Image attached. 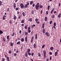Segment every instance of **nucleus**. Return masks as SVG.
<instances>
[{"instance_id":"nucleus-1","label":"nucleus","mask_w":61,"mask_h":61,"mask_svg":"<svg viewBox=\"0 0 61 61\" xmlns=\"http://www.w3.org/2000/svg\"><path fill=\"white\" fill-rule=\"evenodd\" d=\"M20 5V7L22 9H23V8H25V6H24V5L23 3H21Z\"/></svg>"},{"instance_id":"nucleus-2","label":"nucleus","mask_w":61,"mask_h":61,"mask_svg":"<svg viewBox=\"0 0 61 61\" xmlns=\"http://www.w3.org/2000/svg\"><path fill=\"white\" fill-rule=\"evenodd\" d=\"M26 3L27 4H26L24 6L25 8H27V7L28 5H29V3L27 2V3Z\"/></svg>"},{"instance_id":"nucleus-3","label":"nucleus","mask_w":61,"mask_h":61,"mask_svg":"<svg viewBox=\"0 0 61 61\" xmlns=\"http://www.w3.org/2000/svg\"><path fill=\"white\" fill-rule=\"evenodd\" d=\"M35 7L36 8V10H38V9H39V8H38V7H39L37 6V5H36Z\"/></svg>"},{"instance_id":"nucleus-4","label":"nucleus","mask_w":61,"mask_h":61,"mask_svg":"<svg viewBox=\"0 0 61 61\" xmlns=\"http://www.w3.org/2000/svg\"><path fill=\"white\" fill-rule=\"evenodd\" d=\"M16 5V4L15 3H13V7H14V9H15V8L16 7V6H15Z\"/></svg>"},{"instance_id":"nucleus-5","label":"nucleus","mask_w":61,"mask_h":61,"mask_svg":"<svg viewBox=\"0 0 61 61\" xmlns=\"http://www.w3.org/2000/svg\"><path fill=\"white\" fill-rule=\"evenodd\" d=\"M28 21L30 22H32V18H30L28 20Z\"/></svg>"},{"instance_id":"nucleus-6","label":"nucleus","mask_w":61,"mask_h":61,"mask_svg":"<svg viewBox=\"0 0 61 61\" xmlns=\"http://www.w3.org/2000/svg\"><path fill=\"white\" fill-rule=\"evenodd\" d=\"M30 51V49H28V50H27V51L26 52V53H27V52H29Z\"/></svg>"},{"instance_id":"nucleus-7","label":"nucleus","mask_w":61,"mask_h":61,"mask_svg":"<svg viewBox=\"0 0 61 61\" xmlns=\"http://www.w3.org/2000/svg\"><path fill=\"white\" fill-rule=\"evenodd\" d=\"M43 34H45V29H43Z\"/></svg>"},{"instance_id":"nucleus-8","label":"nucleus","mask_w":61,"mask_h":61,"mask_svg":"<svg viewBox=\"0 0 61 61\" xmlns=\"http://www.w3.org/2000/svg\"><path fill=\"white\" fill-rule=\"evenodd\" d=\"M3 31H2L1 30H0V34H3Z\"/></svg>"},{"instance_id":"nucleus-9","label":"nucleus","mask_w":61,"mask_h":61,"mask_svg":"<svg viewBox=\"0 0 61 61\" xmlns=\"http://www.w3.org/2000/svg\"><path fill=\"white\" fill-rule=\"evenodd\" d=\"M61 13H60L59 15H58V17H59V18H60V17H61Z\"/></svg>"},{"instance_id":"nucleus-10","label":"nucleus","mask_w":61,"mask_h":61,"mask_svg":"<svg viewBox=\"0 0 61 61\" xmlns=\"http://www.w3.org/2000/svg\"><path fill=\"white\" fill-rule=\"evenodd\" d=\"M50 49L51 50H53L54 49V48L53 47H51L50 48Z\"/></svg>"},{"instance_id":"nucleus-11","label":"nucleus","mask_w":61,"mask_h":61,"mask_svg":"<svg viewBox=\"0 0 61 61\" xmlns=\"http://www.w3.org/2000/svg\"><path fill=\"white\" fill-rule=\"evenodd\" d=\"M13 45L14 44L13 43H12V42L11 43L10 45V46H13Z\"/></svg>"},{"instance_id":"nucleus-12","label":"nucleus","mask_w":61,"mask_h":61,"mask_svg":"<svg viewBox=\"0 0 61 61\" xmlns=\"http://www.w3.org/2000/svg\"><path fill=\"white\" fill-rule=\"evenodd\" d=\"M47 17H45V21L46 22L47 21Z\"/></svg>"},{"instance_id":"nucleus-13","label":"nucleus","mask_w":61,"mask_h":61,"mask_svg":"<svg viewBox=\"0 0 61 61\" xmlns=\"http://www.w3.org/2000/svg\"><path fill=\"white\" fill-rule=\"evenodd\" d=\"M25 22V20H22L21 21V23H24Z\"/></svg>"},{"instance_id":"nucleus-14","label":"nucleus","mask_w":61,"mask_h":61,"mask_svg":"<svg viewBox=\"0 0 61 61\" xmlns=\"http://www.w3.org/2000/svg\"><path fill=\"white\" fill-rule=\"evenodd\" d=\"M57 52H55V56H57Z\"/></svg>"},{"instance_id":"nucleus-15","label":"nucleus","mask_w":61,"mask_h":61,"mask_svg":"<svg viewBox=\"0 0 61 61\" xmlns=\"http://www.w3.org/2000/svg\"><path fill=\"white\" fill-rule=\"evenodd\" d=\"M45 26V25H44V23H43L42 24V28H44V27Z\"/></svg>"},{"instance_id":"nucleus-16","label":"nucleus","mask_w":61,"mask_h":61,"mask_svg":"<svg viewBox=\"0 0 61 61\" xmlns=\"http://www.w3.org/2000/svg\"><path fill=\"white\" fill-rule=\"evenodd\" d=\"M46 35L47 36H49V34H48V32H46Z\"/></svg>"},{"instance_id":"nucleus-17","label":"nucleus","mask_w":61,"mask_h":61,"mask_svg":"<svg viewBox=\"0 0 61 61\" xmlns=\"http://www.w3.org/2000/svg\"><path fill=\"white\" fill-rule=\"evenodd\" d=\"M37 35L36 34L35 35V39H37Z\"/></svg>"},{"instance_id":"nucleus-18","label":"nucleus","mask_w":61,"mask_h":61,"mask_svg":"<svg viewBox=\"0 0 61 61\" xmlns=\"http://www.w3.org/2000/svg\"><path fill=\"white\" fill-rule=\"evenodd\" d=\"M33 3V1H31L30 2V5H32V4Z\"/></svg>"},{"instance_id":"nucleus-19","label":"nucleus","mask_w":61,"mask_h":61,"mask_svg":"<svg viewBox=\"0 0 61 61\" xmlns=\"http://www.w3.org/2000/svg\"><path fill=\"white\" fill-rule=\"evenodd\" d=\"M21 41H22V42H23V41H24V39L23 38H21Z\"/></svg>"},{"instance_id":"nucleus-20","label":"nucleus","mask_w":61,"mask_h":61,"mask_svg":"<svg viewBox=\"0 0 61 61\" xmlns=\"http://www.w3.org/2000/svg\"><path fill=\"white\" fill-rule=\"evenodd\" d=\"M9 57H7V59L8 61H9Z\"/></svg>"},{"instance_id":"nucleus-21","label":"nucleus","mask_w":61,"mask_h":61,"mask_svg":"<svg viewBox=\"0 0 61 61\" xmlns=\"http://www.w3.org/2000/svg\"><path fill=\"white\" fill-rule=\"evenodd\" d=\"M25 41H26V42H27V36H26L25 37Z\"/></svg>"},{"instance_id":"nucleus-22","label":"nucleus","mask_w":61,"mask_h":61,"mask_svg":"<svg viewBox=\"0 0 61 61\" xmlns=\"http://www.w3.org/2000/svg\"><path fill=\"white\" fill-rule=\"evenodd\" d=\"M43 52L44 54H45V55H46V51H45L44 50Z\"/></svg>"},{"instance_id":"nucleus-23","label":"nucleus","mask_w":61,"mask_h":61,"mask_svg":"<svg viewBox=\"0 0 61 61\" xmlns=\"http://www.w3.org/2000/svg\"><path fill=\"white\" fill-rule=\"evenodd\" d=\"M20 44V41H19L17 43V44L18 45H19Z\"/></svg>"},{"instance_id":"nucleus-24","label":"nucleus","mask_w":61,"mask_h":61,"mask_svg":"<svg viewBox=\"0 0 61 61\" xmlns=\"http://www.w3.org/2000/svg\"><path fill=\"white\" fill-rule=\"evenodd\" d=\"M25 35L26 36H27L28 35V32H26L25 33Z\"/></svg>"},{"instance_id":"nucleus-25","label":"nucleus","mask_w":61,"mask_h":61,"mask_svg":"<svg viewBox=\"0 0 61 61\" xmlns=\"http://www.w3.org/2000/svg\"><path fill=\"white\" fill-rule=\"evenodd\" d=\"M22 14L23 16H25V13L24 12H23L22 13Z\"/></svg>"},{"instance_id":"nucleus-26","label":"nucleus","mask_w":61,"mask_h":61,"mask_svg":"<svg viewBox=\"0 0 61 61\" xmlns=\"http://www.w3.org/2000/svg\"><path fill=\"white\" fill-rule=\"evenodd\" d=\"M14 19L15 20V19H16V16H15L14 17Z\"/></svg>"},{"instance_id":"nucleus-27","label":"nucleus","mask_w":61,"mask_h":61,"mask_svg":"<svg viewBox=\"0 0 61 61\" xmlns=\"http://www.w3.org/2000/svg\"><path fill=\"white\" fill-rule=\"evenodd\" d=\"M49 8H50V5H48V9L49 10Z\"/></svg>"},{"instance_id":"nucleus-28","label":"nucleus","mask_w":61,"mask_h":61,"mask_svg":"<svg viewBox=\"0 0 61 61\" xmlns=\"http://www.w3.org/2000/svg\"><path fill=\"white\" fill-rule=\"evenodd\" d=\"M30 26H29V27L28 28V30H29L30 29Z\"/></svg>"},{"instance_id":"nucleus-29","label":"nucleus","mask_w":61,"mask_h":61,"mask_svg":"<svg viewBox=\"0 0 61 61\" xmlns=\"http://www.w3.org/2000/svg\"><path fill=\"white\" fill-rule=\"evenodd\" d=\"M31 55L32 56H33L34 55V53L32 52L31 53Z\"/></svg>"},{"instance_id":"nucleus-30","label":"nucleus","mask_w":61,"mask_h":61,"mask_svg":"<svg viewBox=\"0 0 61 61\" xmlns=\"http://www.w3.org/2000/svg\"><path fill=\"white\" fill-rule=\"evenodd\" d=\"M54 17H55V15H52V18H54Z\"/></svg>"},{"instance_id":"nucleus-31","label":"nucleus","mask_w":61,"mask_h":61,"mask_svg":"<svg viewBox=\"0 0 61 61\" xmlns=\"http://www.w3.org/2000/svg\"><path fill=\"white\" fill-rule=\"evenodd\" d=\"M45 46V45H43V46H42V48H44V47Z\"/></svg>"},{"instance_id":"nucleus-32","label":"nucleus","mask_w":61,"mask_h":61,"mask_svg":"<svg viewBox=\"0 0 61 61\" xmlns=\"http://www.w3.org/2000/svg\"><path fill=\"white\" fill-rule=\"evenodd\" d=\"M35 21H36V22L37 21H38V19H37L36 18L35 20Z\"/></svg>"},{"instance_id":"nucleus-33","label":"nucleus","mask_w":61,"mask_h":61,"mask_svg":"<svg viewBox=\"0 0 61 61\" xmlns=\"http://www.w3.org/2000/svg\"><path fill=\"white\" fill-rule=\"evenodd\" d=\"M54 25L55 26H56V22H55L54 23Z\"/></svg>"},{"instance_id":"nucleus-34","label":"nucleus","mask_w":61,"mask_h":61,"mask_svg":"<svg viewBox=\"0 0 61 61\" xmlns=\"http://www.w3.org/2000/svg\"><path fill=\"white\" fill-rule=\"evenodd\" d=\"M30 32H31V30H28V33H30Z\"/></svg>"},{"instance_id":"nucleus-35","label":"nucleus","mask_w":61,"mask_h":61,"mask_svg":"<svg viewBox=\"0 0 61 61\" xmlns=\"http://www.w3.org/2000/svg\"><path fill=\"white\" fill-rule=\"evenodd\" d=\"M2 61H4L5 60V59L4 58H2Z\"/></svg>"},{"instance_id":"nucleus-36","label":"nucleus","mask_w":61,"mask_h":61,"mask_svg":"<svg viewBox=\"0 0 61 61\" xmlns=\"http://www.w3.org/2000/svg\"><path fill=\"white\" fill-rule=\"evenodd\" d=\"M2 1H0V5H2V4H2Z\"/></svg>"},{"instance_id":"nucleus-37","label":"nucleus","mask_w":61,"mask_h":61,"mask_svg":"<svg viewBox=\"0 0 61 61\" xmlns=\"http://www.w3.org/2000/svg\"><path fill=\"white\" fill-rule=\"evenodd\" d=\"M9 54H11V51H10L9 52Z\"/></svg>"},{"instance_id":"nucleus-38","label":"nucleus","mask_w":61,"mask_h":61,"mask_svg":"<svg viewBox=\"0 0 61 61\" xmlns=\"http://www.w3.org/2000/svg\"><path fill=\"white\" fill-rule=\"evenodd\" d=\"M34 12L33 10H32L31 11V13H32V14H34Z\"/></svg>"},{"instance_id":"nucleus-39","label":"nucleus","mask_w":61,"mask_h":61,"mask_svg":"<svg viewBox=\"0 0 61 61\" xmlns=\"http://www.w3.org/2000/svg\"><path fill=\"white\" fill-rule=\"evenodd\" d=\"M38 55L39 56H41V54H40V53H38Z\"/></svg>"},{"instance_id":"nucleus-40","label":"nucleus","mask_w":61,"mask_h":61,"mask_svg":"<svg viewBox=\"0 0 61 61\" xmlns=\"http://www.w3.org/2000/svg\"><path fill=\"white\" fill-rule=\"evenodd\" d=\"M28 55H29V56H30L31 55V53L29 52L28 53Z\"/></svg>"},{"instance_id":"nucleus-41","label":"nucleus","mask_w":61,"mask_h":61,"mask_svg":"<svg viewBox=\"0 0 61 61\" xmlns=\"http://www.w3.org/2000/svg\"><path fill=\"white\" fill-rule=\"evenodd\" d=\"M52 21H51L50 22V24H52Z\"/></svg>"},{"instance_id":"nucleus-42","label":"nucleus","mask_w":61,"mask_h":61,"mask_svg":"<svg viewBox=\"0 0 61 61\" xmlns=\"http://www.w3.org/2000/svg\"><path fill=\"white\" fill-rule=\"evenodd\" d=\"M3 40L4 41H5V38H3Z\"/></svg>"},{"instance_id":"nucleus-43","label":"nucleus","mask_w":61,"mask_h":61,"mask_svg":"<svg viewBox=\"0 0 61 61\" xmlns=\"http://www.w3.org/2000/svg\"><path fill=\"white\" fill-rule=\"evenodd\" d=\"M15 34V33L14 32H13V34L12 35V36H14V34Z\"/></svg>"},{"instance_id":"nucleus-44","label":"nucleus","mask_w":61,"mask_h":61,"mask_svg":"<svg viewBox=\"0 0 61 61\" xmlns=\"http://www.w3.org/2000/svg\"><path fill=\"white\" fill-rule=\"evenodd\" d=\"M5 17H3V20H5Z\"/></svg>"},{"instance_id":"nucleus-45","label":"nucleus","mask_w":61,"mask_h":61,"mask_svg":"<svg viewBox=\"0 0 61 61\" xmlns=\"http://www.w3.org/2000/svg\"><path fill=\"white\" fill-rule=\"evenodd\" d=\"M16 55H17V54L16 53H15L14 54V56H16Z\"/></svg>"},{"instance_id":"nucleus-46","label":"nucleus","mask_w":61,"mask_h":61,"mask_svg":"<svg viewBox=\"0 0 61 61\" xmlns=\"http://www.w3.org/2000/svg\"><path fill=\"white\" fill-rule=\"evenodd\" d=\"M26 54L25 55V56L26 57H27V54L26 52Z\"/></svg>"},{"instance_id":"nucleus-47","label":"nucleus","mask_w":61,"mask_h":61,"mask_svg":"<svg viewBox=\"0 0 61 61\" xmlns=\"http://www.w3.org/2000/svg\"><path fill=\"white\" fill-rule=\"evenodd\" d=\"M12 22V20H10L9 22V23Z\"/></svg>"},{"instance_id":"nucleus-48","label":"nucleus","mask_w":61,"mask_h":61,"mask_svg":"<svg viewBox=\"0 0 61 61\" xmlns=\"http://www.w3.org/2000/svg\"><path fill=\"white\" fill-rule=\"evenodd\" d=\"M49 54L50 55H51L52 54V53L51 52H50Z\"/></svg>"},{"instance_id":"nucleus-49","label":"nucleus","mask_w":61,"mask_h":61,"mask_svg":"<svg viewBox=\"0 0 61 61\" xmlns=\"http://www.w3.org/2000/svg\"><path fill=\"white\" fill-rule=\"evenodd\" d=\"M36 22V23H37V24H39V21H37Z\"/></svg>"},{"instance_id":"nucleus-50","label":"nucleus","mask_w":61,"mask_h":61,"mask_svg":"<svg viewBox=\"0 0 61 61\" xmlns=\"http://www.w3.org/2000/svg\"><path fill=\"white\" fill-rule=\"evenodd\" d=\"M22 32V31H21V30H20V32H19V33L20 34H21Z\"/></svg>"},{"instance_id":"nucleus-51","label":"nucleus","mask_w":61,"mask_h":61,"mask_svg":"<svg viewBox=\"0 0 61 61\" xmlns=\"http://www.w3.org/2000/svg\"><path fill=\"white\" fill-rule=\"evenodd\" d=\"M52 59V56H51L50 57V60H51V59Z\"/></svg>"},{"instance_id":"nucleus-52","label":"nucleus","mask_w":61,"mask_h":61,"mask_svg":"<svg viewBox=\"0 0 61 61\" xmlns=\"http://www.w3.org/2000/svg\"><path fill=\"white\" fill-rule=\"evenodd\" d=\"M18 8H16V11L17 10H18Z\"/></svg>"},{"instance_id":"nucleus-53","label":"nucleus","mask_w":61,"mask_h":61,"mask_svg":"<svg viewBox=\"0 0 61 61\" xmlns=\"http://www.w3.org/2000/svg\"><path fill=\"white\" fill-rule=\"evenodd\" d=\"M43 6L42 5H41L40 7V8H43Z\"/></svg>"},{"instance_id":"nucleus-54","label":"nucleus","mask_w":61,"mask_h":61,"mask_svg":"<svg viewBox=\"0 0 61 61\" xmlns=\"http://www.w3.org/2000/svg\"><path fill=\"white\" fill-rule=\"evenodd\" d=\"M7 10L8 11H9V8H8L7 9Z\"/></svg>"},{"instance_id":"nucleus-55","label":"nucleus","mask_w":61,"mask_h":61,"mask_svg":"<svg viewBox=\"0 0 61 61\" xmlns=\"http://www.w3.org/2000/svg\"><path fill=\"white\" fill-rule=\"evenodd\" d=\"M32 5L33 7H34L35 6V4H33Z\"/></svg>"},{"instance_id":"nucleus-56","label":"nucleus","mask_w":61,"mask_h":61,"mask_svg":"<svg viewBox=\"0 0 61 61\" xmlns=\"http://www.w3.org/2000/svg\"><path fill=\"white\" fill-rule=\"evenodd\" d=\"M24 25V24H22L21 25V26H23Z\"/></svg>"},{"instance_id":"nucleus-57","label":"nucleus","mask_w":61,"mask_h":61,"mask_svg":"<svg viewBox=\"0 0 61 61\" xmlns=\"http://www.w3.org/2000/svg\"><path fill=\"white\" fill-rule=\"evenodd\" d=\"M43 12V10H41V14H42V13Z\"/></svg>"},{"instance_id":"nucleus-58","label":"nucleus","mask_w":61,"mask_h":61,"mask_svg":"<svg viewBox=\"0 0 61 61\" xmlns=\"http://www.w3.org/2000/svg\"><path fill=\"white\" fill-rule=\"evenodd\" d=\"M46 13L47 15H48V11H46Z\"/></svg>"},{"instance_id":"nucleus-59","label":"nucleus","mask_w":61,"mask_h":61,"mask_svg":"<svg viewBox=\"0 0 61 61\" xmlns=\"http://www.w3.org/2000/svg\"><path fill=\"white\" fill-rule=\"evenodd\" d=\"M53 12V11L52 10L51 11V14H52Z\"/></svg>"},{"instance_id":"nucleus-60","label":"nucleus","mask_w":61,"mask_h":61,"mask_svg":"<svg viewBox=\"0 0 61 61\" xmlns=\"http://www.w3.org/2000/svg\"><path fill=\"white\" fill-rule=\"evenodd\" d=\"M25 29H27V26H25Z\"/></svg>"},{"instance_id":"nucleus-61","label":"nucleus","mask_w":61,"mask_h":61,"mask_svg":"<svg viewBox=\"0 0 61 61\" xmlns=\"http://www.w3.org/2000/svg\"><path fill=\"white\" fill-rule=\"evenodd\" d=\"M16 53H18L19 52V51H18V50H17L16 51Z\"/></svg>"},{"instance_id":"nucleus-62","label":"nucleus","mask_w":61,"mask_h":61,"mask_svg":"<svg viewBox=\"0 0 61 61\" xmlns=\"http://www.w3.org/2000/svg\"><path fill=\"white\" fill-rule=\"evenodd\" d=\"M34 38V36H33L32 37L31 40H33V38Z\"/></svg>"},{"instance_id":"nucleus-63","label":"nucleus","mask_w":61,"mask_h":61,"mask_svg":"<svg viewBox=\"0 0 61 61\" xmlns=\"http://www.w3.org/2000/svg\"><path fill=\"white\" fill-rule=\"evenodd\" d=\"M33 26H34V27H35V26H36V25H33Z\"/></svg>"},{"instance_id":"nucleus-64","label":"nucleus","mask_w":61,"mask_h":61,"mask_svg":"<svg viewBox=\"0 0 61 61\" xmlns=\"http://www.w3.org/2000/svg\"><path fill=\"white\" fill-rule=\"evenodd\" d=\"M34 46H36V44H34Z\"/></svg>"}]
</instances>
